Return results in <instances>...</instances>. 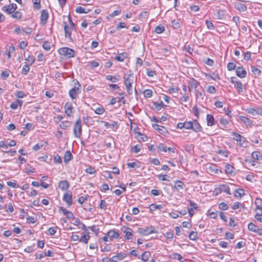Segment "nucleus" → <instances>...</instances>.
Instances as JSON below:
<instances>
[{
  "label": "nucleus",
  "instance_id": "f257e3e1",
  "mask_svg": "<svg viewBox=\"0 0 262 262\" xmlns=\"http://www.w3.org/2000/svg\"><path fill=\"white\" fill-rule=\"evenodd\" d=\"M124 79L127 92L129 95H131L133 93L132 84L134 80V76L133 74H129L127 76H124Z\"/></svg>",
  "mask_w": 262,
  "mask_h": 262
},
{
  "label": "nucleus",
  "instance_id": "f03ea898",
  "mask_svg": "<svg viewBox=\"0 0 262 262\" xmlns=\"http://www.w3.org/2000/svg\"><path fill=\"white\" fill-rule=\"evenodd\" d=\"M73 134L75 138H80L82 135L81 121L78 119L74 125Z\"/></svg>",
  "mask_w": 262,
  "mask_h": 262
},
{
  "label": "nucleus",
  "instance_id": "7ed1b4c3",
  "mask_svg": "<svg viewBox=\"0 0 262 262\" xmlns=\"http://www.w3.org/2000/svg\"><path fill=\"white\" fill-rule=\"evenodd\" d=\"M58 52L61 55L66 56L68 58L73 57L75 56V51L73 49L69 48H61L59 49Z\"/></svg>",
  "mask_w": 262,
  "mask_h": 262
},
{
  "label": "nucleus",
  "instance_id": "20e7f679",
  "mask_svg": "<svg viewBox=\"0 0 262 262\" xmlns=\"http://www.w3.org/2000/svg\"><path fill=\"white\" fill-rule=\"evenodd\" d=\"M232 135L234 136L233 139L238 143L241 146L243 147L247 146L248 142L243 136L235 132H233Z\"/></svg>",
  "mask_w": 262,
  "mask_h": 262
},
{
  "label": "nucleus",
  "instance_id": "39448f33",
  "mask_svg": "<svg viewBox=\"0 0 262 262\" xmlns=\"http://www.w3.org/2000/svg\"><path fill=\"white\" fill-rule=\"evenodd\" d=\"M17 9V6L15 4H11L8 5H5L3 7L2 10L9 14H12Z\"/></svg>",
  "mask_w": 262,
  "mask_h": 262
},
{
  "label": "nucleus",
  "instance_id": "423d86ee",
  "mask_svg": "<svg viewBox=\"0 0 262 262\" xmlns=\"http://www.w3.org/2000/svg\"><path fill=\"white\" fill-rule=\"evenodd\" d=\"M80 86V85L77 81V83H75L74 87L69 91V95L72 99H75L76 98L77 95L79 92Z\"/></svg>",
  "mask_w": 262,
  "mask_h": 262
},
{
  "label": "nucleus",
  "instance_id": "0eeeda50",
  "mask_svg": "<svg viewBox=\"0 0 262 262\" xmlns=\"http://www.w3.org/2000/svg\"><path fill=\"white\" fill-rule=\"evenodd\" d=\"M64 25V30L65 33V37L68 38L70 41H72V28L70 26H69L66 22H63Z\"/></svg>",
  "mask_w": 262,
  "mask_h": 262
},
{
  "label": "nucleus",
  "instance_id": "6e6552de",
  "mask_svg": "<svg viewBox=\"0 0 262 262\" xmlns=\"http://www.w3.org/2000/svg\"><path fill=\"white\" fill-rule=\"evenodd\" d=\"M235 9L240 12H245L247 10V6L245 4L242 3L240 1H238L234 3Z\"/></svg>",
  "mask_w": 262,
  "mask_h": 262
},
{
  "label": "nucleus",
  "instance_id": "1a4fd4ad",
  "mask_svg": "<svg viewBox=\"0 0 262 262\" xmlns=\"http://www.w3.org/2000/svg\"><path fill=\"white\" fill-rule=\"evenodd\" d=\"M63 201L66 202L69 206H71L73 203L71 192H67L64 193L63 196Z\"/></svg>",
  "mask_w": 262,
  "mask_h": 262
},
{
  "label": "nucleus",
  "instance_id": "9d476101",
  "mask_svg": "<svg viewBox=\"0 0 262 262\" xmlns=\"http://www.w3.org/2000/svg\"><path fill=\"white\" fill-rule=\"evenodd\" d=\"M49 17L48 12L47 10L43 9L41 12L40 21L41 24L45 25Z\"/></svg>",
  "mask_w": 262,
  "mask_h": 262
},
{
  "label": "nucleus",
  "instance_id": "9b49d317",
  "mask_svg": "<svg viewBox=\"0 0 262 262\" xmlns=\"http://www.w3.org/2000/svg\"><path fill=\"white\" fill-rule=\"evenodd\" d=\"M138 232L142 235H148L151 233H154L155 231L152 229L150 228H139L138 229Z\"/></svg>",
  "mask_w": 262,
  "mask_h": 262
},
{
  "label": "nucleus",
  "instance_id": "f8f14e48",
  "mask_svg": "<svg viewBox=\"0 0 262 262\" xmlns=\"http://www.w3.org/2000/svg\"><path fill=\"white\" fill-rule=\"evenodd\" d=\"M199 85V82L193 78H191L188 81V88L190 91L192 89H196Z\"/></svg>",
  "mask_w": 262,
  "mask_h": 262
},
{
  "label": "nucleus",
  "instance_id": "ddd939ff",
  "mask_svg": "<svg viewBox=\"0 0 262 262\" xmlns=\"http://www.w3.org/2000/svg\"><path fill=\"white\" fill-rule=\"evenodd\" d=\"M236 75L240 78H245L247 75L246 71L243 67H237L236 69Z\"/></svg>",
  "mask_w": 262,
  "mask_h": 262
},
{
  "label": "nucleus",
  "instance_id": "4468645a",
  "mask_svg": "<svg viewBox=\"0 0 262 262\" xmlns=\"http://www.w3.org/2000/svg\"><path fill=\"white\" fill-rule=\"evenodd\" d=\"M152 126L156 130L162 135H165L166 134L168 133L167 129L164 126H160L158 124H153Z\"/></svg>",
  "mask_w": 262,
  "mask_h": 262
},
{
  "label": "nucleus",
  "instance_id": "2eb2a0df",
  "mask_svg": "<svg viewBox=\"0 0 262 262\" xmlns=\"http://www.w3.org/2000/svg\"><path fill=\"white\" fill-rule=\"evenodd\" d=\"M58 187L62 190H67L70 187V183L67 181H61L59 182Z\"/></svg>",
  "mask_w": 262,
  "mask_h": 262
},
{
  "label": "nucleus",
  "instance_id": "dca6fc26",
  "mask_svg": "<svg viewBox=\"0 0 262 262\" xmlns=\"http://www.w3.org/2000/svg\"><path fill=\"white\" fill-rule=\"evenodd\" d=\"M65 113L70 116L72 113L73 106L71 102H67L65 106Z\"/></svg>",
  "mask_w": 262,
  "mask_h": 262
},
{
  "label": "nucleus",
  "instance_id": "f3484780",
  "mask_svg": "<svg viewBox=\"0 0 262 262\" xmlns=\"http://www.w3.org/2000/svg\"><path fill=\"white\" fill-rule=\"evenodd\" d=\"M193 127L191 128L195 132H200L202 130V127L199 122L196 120L192 121Z\"/></svg>",
  "mask_w": 262,
  "mask_h": 262
},
{
  "label": "nucleus",
  "instance_id": "a211bd4d",
  "mask_svg": "<svg viewBox=\"0 0 262 262\" xmlns=\"http://www.w3.org/2000/svg\"><path fill=\"white\" fill-rule=\"evenodd\" d=\"M107 234L111 240L113 238H117L119 236V233L114 230L109 231Z\"/></svg>",
  "mask_w": 262,
  "mask_h": 262
},
{
  "label": "nucleus",
  "instance_id": "6ab92c4d",
  "mask_svg": "<svg viewBox=\"0 0 262 262\" xmlns=\"http://www.w3.org/2000/svg\"><path fill=\"white\" fill-rule=\"evenodd\" d=\"M170 257L173 259L179 260L181 262H185L186 261V259H184L182 255L176 253L171 254Z\"/></svg>",
  "mask_w": 262,
  "mask_h": 262
},
{
  "label": "nucleus",
  "instance_id": "aec40b11",
  "mask_svg": "<svg viewBox=\"0 0 262 262\" xmlns=\"http://www.w3.org/2000/svg\"><path fill=\"white\" fill-rule=\"evenodd\" d=\"M184 184L183 182L180 180H177L175 181L174 188L178 191L184 189Z\"/></svg>",
  "mask_w": 262,
  "mask_h": 262
},
{
  "label": "nucleus",
  "instance_id": "412c9836",
  "mask_svg": "<svg viewBox=\"0 0 262 262\" xmlns=\"http://www.w3.org/2000/svg\"><path fill=\"white\" fill-rule=\"evenodd\" d=\"M206 119H207V125L208 126H212L215 124L214 123L215 120L212 115L208 114L207 115Z\"/></svg>",
  "mask_w": 262,
  "mask_h": 262
},
{
  "label": "nucleus",
  "instance_id": "4be33fe9",
  "mask_svg": "<svg viewBox=\"0 0 262 262\" xmlns=\"http://www.w3.org/2000/svg\"><path fill=\"white\" fill-rule=\"evenodd\" d=\"M73 158V156L70 151H67L64 155V161L65 163H68Z\"/></svg>",
  "mask_w": 262,
  "mask_h": 262
},
{
  "label": "nucleus",
  "instance_id": "5701e85b",
  "mask_svg": "<svg viewBox=\"0 0 262 262\" xmlns=\"http://www.w3.org/2000/svg\"><path fill=\"white\" fill-rule=\"evenodd\" d=\"M71 125V122L69 121H62L60 124V127L63 129H67Z\"/></svg>",
  "mask_w": 262,
  "mask_h": 262
},
{
  "label": "nucleus",
  "instance_id": "b1692460",
  "mask_svg": "<svg viewBox=\"0 0 262 262\" xmlns=\"http://www.w3.org/2000/svg\"><path fill=\"white\" fill-rule=\"evenodd\" d=\"M127 57L126 53L119 54L115 57V59L119 61H123Z\"/></svg>",
  "mask_w": 262,
  "mask_h": 262
},
{
  "label": "nucleus",
  "instance_id": "393cba45",
  "mask_svg": "<svg viewBox=\"0 0 262 262\" xmlns=\"http://www.w3.org/2000/svg\"><path fill=\"white\" fill-rule=\"evenodd\" d=\"M240 119L246 125L251 126L252 125V121L248 118L245 116H241Z\"/></svg>",
  "mask_w": 262,
  "mask_h": 262
},
{
  "label": "nucleus",
  "instance_id": "a878e982",
  "mask_svg": "<svg viewBox=\"0 0 262 262\" xmlns=\"http://www.w3.org/2000/svg\"><path fill=\"white\" fill-rule=\"evenodd\" d=\"M106 79L109 80L112 82H116L119 79V76H112V75H107L106 76Z\"/></svg>",
  "mask_w": 262,
  "mask_h": 262
},
{
  "label": "nucleus",
  "instance_id": "bb28decb",
  "mask_svg": "<svg viewBox=\"0 0 262 262\" xmlns=\"http://www.w3.org/2000/svg\"><path fill=\"white\" fill-rule=\"evenodd\" d=\"M235 87L237 89L238 93L241 94L244 92V86L242 83L239 81L238 82H236L235 85Z\"/></svg>",
  "mask_w": 262,
  "mask_h": 262
},
{
  "label": "nucleus",
  "instance_id": "cd10ccee",
  "mask_svg": "<svg viewBox=\"0 0 262 262\" xmlns=\"http://www.w3.org/2000/svg\"><path fill=\"white\" fill-rule=\"evenodd\" d=\"M90 11L89 9H84L81 6L77 7L76 12L78 13H88Z\"/></svg>",
  "mask_w": 262,
  "mask_h": 262
},
{
  "label": "nucleus",
  "instance_id": "c85d7f7f",
  "mask_svg": "<svg viewBox=\"0 0 262 262\" xmlns=\"http://www.w3.org/2000/svg\"><path fill=\"white\" fill-rule=\"evenodd\" d=\"M150 256V252H148V251H145L142 254L141 259L144 261H146L148 260Z\"/></svg>",
  "mask_w": 262,
  "mask_h": 262
},
{
  "label": "nucleus",
  "instance_id": "c756f323",
  "mask_svg": "<svg viewBox=\"0 0 262 262\" xmlns=\"http://www.w3.org/2000/svg\"><path fill=\"white\" fill-rule=\"evenodd\" d=\"M233 169H234V167L232 165H231L229 164H227L225 166L226 173L227 174H231L233 172Z\"/></svg>",
  "mask_w": 262,
  "mask_h": 262
},
{
  "label": "nucleus",
  "instance_id": "7c9ffc66",
  "mask_svg": "<svg viewBox=\"0 0 262 262\" xmlns=\"http://www.w3.org/2000/svg\"><path fill=\"white\" fill-rule=\"evenodd\" d=\"M245 194L244 190L243 189H236L235 190V196L241 198Z\"/></svg>",
  "mask_w": 262,
  "mask_h": 262
},
{
  "label": "nucleus",
  "instance_id": "2f4dec72",
  "mask_svg": "<svg viewBox=\"0 0 262 262\" xmlns=\"http://www.w3.org/2000/svg\"><path fill=\"white\" fill-rule=\"evenodd\" d=\"M221 189L222 192L227 193L228 194H231L230 191V188L226 185H221Z\"/></svg>",
  "mask_w": 262,
  "mask_h": 262
},
{
  "label": "nucleus",
  "instance_id": "473e14b6",
  "mask_svg": "<svg viewBox=\"0 0 262 262\" xmlns=\"http://www.w3.org/2000/svg\"><path fill=\"white\" fill-rule=\"evenodd\" d=\"M248 228L250 231L256 232L258 227L254 225L253 223H250L248 225Z\"/></svg>",
  "mask_w": 262,
  "mask_h": 262
},
{
  "label": "nucleus",
  "instance_id": "72a5a7b5",
  "mask_svg": "<svg viewBox=\"0 0 262 262\" xmlns=\"http://www.w3.org/2000/svg\"><path fill=\"white\" fill-rule=\"evenodd\" d=\"M85 171L86 173L90 174L95 173L96 172L95 168L91 166H90L87 168H86Z\"/></svg>",
  "mask_w": 262,
  "mask_h": 262
},
{
  "label": "nucleus",
  "instance_id": "f704fd0d",
  "mask_svg": "<svg viewBox=\"0 0 262 262\" xmlns=\"http://www.w3.org/2000/svg\"><path fill=\"white\" fill-rule=\"evenodd\" d=\"M143 94L145 98H150L152 95V91L150 89H146L144 91Z\"/></svg>",
  "mask_w": 262,
  "mask_h": 262
},
{
  "label": "nucleus",
  "instance_id": "c9c22d12",
  "mask_svg": "<svg viewBox=\"0 0 262 262\" xmlns=\"http://www.w3.org/2000/svg\"><path fill=\"white\" fill-rule=\"evenodd\" d=\"M165 31V27L164 26H158L155 29V32L157 34H160Z\"/></svg>",
  "mask_w": 262,
  "mask_h": 262
},
{
  "label": "nucleus",
  "instance_id": "e433bc0d",
  "mask_svg": "<svg viewBox=\"0 0 262 262\" xmlns=\"http://www.w3.org/2000/svg\"><path fill=\"white\" fill-rule=\"evenodd\" d=\"M251 71L253 72V73L255 75L259 76L261 74V71L259 69L255 67H251Z\"/></svg>",
  "mask_w": 262,
  "mask_h": 262
},
{
  "label": "nucleus",
  "instance_id": "4c0bfd02",
  "mask_svg": "<svg viewBox=\"0 0 262 262\" xmlns=\"http://www.w3.org/2000/svg\"><path fill=\"white\" fill-rule=\"evenodd\" d=\"M21 13L19 11H16L14 13L12 14L11 17L13 18L20 19L21 17Z\"/></svg>",
  "mask_w": 262,
  "mask_h": 262
},
{
  "label": "nucleus",
  "instance_id": "58836bf2",
  "mask_svg": "<svg viewBox=\"0 0 262 262\" xmlns=\"http://www.w3.org/2000/svg\"><path fill=\"white\" fill-rule=\"evenodd\" d=\"M207 91L210 94H215L216 92V90L215 87L212 85H209L208 86Z\"/></svg>",
  "mask_w": 262,
  "mask_h": 262
},
{
  "label": "nucleus",
  "instance_id": "ea45409f",
  "mask_svg": "<svg viewBox=\"0 0 262 262\" xmlns=\"http://www.w3.org/2000/svg\"><path fill=\"white\" fill-rule=\"evenodd\" d=\"M130 231V229H128V230H126L124 232L125 233V237L128 240L132 239V238L133 234Z\"/></svg>",
  "mask_w": 262,
  "mask_h": 262
},
{
  "label": "nucleus",
  "instance_id": "a19ab883",
  "mask_svg": "<svg viewBox=\"0 0 262 262\" xmlns=\"http://www.w3.org/2000/svg\"><path fill=\"white\" fill-rule=\"evenodd\" d=\"M30 70L29 65V64H25L24 66L23 69H22V73L24 75H27L28 73V72Z\"/></svg>",
  "mask_w": 262,
  "mask_h": 262
},
{
  "label": "nucleus",
  "instance_id": "79ce46f5",
  "mask_svg": "<svg viewBox=\"0 0 262 262\" xmlns=\"http://www.w3.org/2000/svg\"><path fill=\"white\" fill-rule=\"evenodd\" d=\"M198 237V233L196 232L192 231L189 235V237L191 240H195Z\"/></svg>",
  "mask_w": 262,
  "mask_h": 262
},
{
  "label": "nucleus",
  "instance_id": "37998d69",
  "mask_svg": "<svg viewBox=\"0 0 262 262\" xmlns=\"http://www.w3.org/2000/svg\"><path fill=\"white\" fill-rule=\"evenodd\" d=\"M172 25L174 28L179 29L181 27V24L179 21L173 20L172 21Z\"/></svg>",
  "mask_w": 262,
  "mask_h": 262
},
{
  "label": "nucleus",
  "instance_id": "c03bdc74",
  "mask_svg": "<svg viewBox=\"0 0 262 262\" xmlns=\"http://www.w3.org/2000/svg\"><path fill=\"white\" fill-rule=\"evenodd\" d=\"M206 24L207 26V28L210 30H214L215 29V26L213 24V23L208 20H206Z\"/></svg>",
  "mask_w": 262,
  "mask_h": 262
},
{
  "label": "nucleus",
  "instance_id": "a18cd8bd",
  "mask_svg": "<svg viewBox=\"0 0 262 262\" xmlns=\"http://www.w3.org/2000/svg\"><path fill=\"white\" fill-rule=\"evenodd\" d=\"M192 121H186L184 123V128L186 129H191L193 127Z\"/></svg>",
  "mask_w": 262,
  "mask_h": 262
},
{
  "label": "nucleus",
  "instance_id": "49530a36",
  "mask_svg": "<svg viewBox=\"0 0 262 262\" xmlns=\"http://www.w3.org/2000/svg\"><path fill=\"white\" fill-rule=\"evenodd\" d=\"M219 207L221 210H226L228 209V205L224 202L221 203L219 205Z\"/></svg>",
  "mask_w": 262,
  "mask_h": 262
},
{
  "label": "nucleus",
  "instance_id": "de8ad7c7",
  "mask_svg": "<svg viewBox=\"0 0 262 262\" xmlns=\"http://www.w3.org/2000/svg\"><path fill=\"white\" fill-rule=\"evenodd\" d=\"M94 111L98 115H102L105 112V110L103 107H99L96 108Z\"/></svg>",
  "mask_w": 262,
  "mask_h": 262
},
{
  "label": "nucleus",
  "instance_id": "09e8293b",
  "mask_svg": "<svg viewBox=\"0 0 262 262\" xmlns=\"http://www.w3.org/2000/svg\"><path fill=\"white\" fill-rule=\"evenodd\" d=\"M9 74L10 71L9 70H5L2 73L1 76L4 79H6L9 77Z\"/></svg>",
  "mask_w": 262,
  "mask_h": 262
},
{
  "label": "nucleus",
  "instance_id": "8fccbe9b",
  "mask_svg": "<svg viewBox=\"0 0 262 262\" xmlns=\"http://www.w3.org/2000/svg\"><path fill=\"white\" fill-rule=\"evenodd\" d=\"M127 166L129 168H137L139 167V165L136 162H130L127 164Z\"/></svg>",
  "mask_w": 262,
  "mask_h": 262
},
{
  "label": "nucleus",
  "instance_id": "3c124183",
  "mask_svg": "<svg viewBox=\"0 0 262 262\" xmlns=\"http://www.w3.org/2000/svg\"><path fill=\"white\" fill-rule=\"evenodd\" d=\"M162 208V205H155L154 204H152L150 205V209L151 210H155L157 209H161Z\"/></svg>",
  "mask_w": 262,
  "mask_h": 262
},
{
  "label": "nucleus",
  "instance_id": "603ef678",
  "mask_svg": "<svg viewBox=\"0 0 262 262\" xmlns=\"http://www.w3.org/2000/svg\"><path fill=\"white\" fill-rule=\"evenodd\" d=\"M31 65L35 61L34 57L32 55H29L26 59Z\"/></svg>",
  "mask_w": 262,
  "mask_h": 262
},
{
  "label": "nucleus",
  "instance_id": "864d4df0",
  "mask_svg": "<svg viewBox=\"0 0 262 262\" xmlns=\"http://www.w3.org/2000/svg\"><path fill=\"white\" fill-rule=\"evenodd\" d=\"M179 89L178 87H172L169 89L168 92L170 94L178 93Z\"/></svg>",
  "mask_w": 262,
  "mask_h": 262
},
{
  "label": "nucleus",
  "instance_id": "5fc2aeb1",
  "mask_svg": "<svg viewBox=\"0 0 262 262\" xmlns=\"http://www.w3.org/2000/svg\"><path fill=\"white\" fill-rule=\"evenodd\" d=\"M89 238V235H84L81 236L79 241L82 242L84 244H87Z\"/></svg>",
  "mask_w": 262,
  "mask_h": 262
},
{
  "label": "nucleus",
  "instance_id": "6e6d98bb",
  "mask_svg": "<svg viewBox=\"0 0 262 262\" xmlns=\"http://www.w3.org/2000/svg\"><path fill=\"white\" fill-rule=\"evenodd\" d=\"M40 3V0H35V2L34 3V9L36 10H39L41 6Z\"/></svg>",
  "mask_w": 262,
  "mask_h": 262
},
{
  "label": "nucleus",
  "instance_id": "4d7b16f0",
  "mask_svg": "<svg viewBox=\"0 0 262 262\" xmlns=\"http://www.w3.org/2000/svg\"><path fill=\"white\" fill-rule=\"evenodd\" d=\"M195 94L196 98H201L202 99H203V93L199 90H195Z\"/></svg>",
  "mask_w": 262,
  "mask_h": 262
},
{
  "label": "nucleus",
  "instance_id": "13d9d810",
  "mask_svg": "<svg viewBox=\"0 0 262 262\" xmlns=\"http://www.w3.org/2000/svg\"><path fill=\"white\" fill-rule=\"evenodd\" d=\"M235 68V64L232 62H229L227 64V69L229 71H232Z\"/></svg>",
  "mask_w": 262,
  "mask_h": 262
},
{
  "label": "nucleus",
  "instance_id": "bf43d9fd",
  "mask_svg": "<svg viewBox=\"0 0 262 262\" xmlns=\"http://www.w3.org/2000/svg\"><path fill=\"white\" fill-rule=\"evenodd\" d=\"M244 59L246 61L249 60L251 59V53L248 51L245 52L244 53Z\"/></svg>",
  "mask_w": 262,
  "mask_h": 262
},
{
  "label": "nucleus",
  "instance_id": "052dcab7",
  "mask_svg": "<svg viewBox=\"0 0 262 262\" xmlns=\"http://www.w3.org/2000/svg\"><path fill=\"white\" fill-rule=\"evenodd\" d=\"M42 47L46 51H49L51 49L50 43L48 42H44Z\"/></svg>",
  "mask_w": 262,
  "mask_h": 262
},
{
  "label": "nucleus",
  "instance_id": "680f3d73",
  "mask_svg": "<svg viewBox=\"0 0 262 262\" xmlns=\"http://www.w3.org/2000/svg\"><path fill=\"white\" fill-rule=\"evenodd\" d=\"M15 96L18 98H23L25 96V94L23 91H17L16 92Z\"/></svg>",
  "mask_w": 262,
  "mask_h": 262
},
{
  "label": "nucleus",
  "instance_id": "e2e57ef3",
  "mask_svg": "<svg viewBox=\"0 0 262 262\" xmlns=\"http://www.w3.org/2000/svg\"><path fill=\"white\" fill-rule=\"evenodd\" d=\"M158 148L160 150L166 152L167 151V147L165 146L163 144H160L158 146Z\"/></svg>",
  "mask_w": 262,
  "mask_h": 262
},
{
  "label": "nucleus",
  "instance_id": "0e129e2a",
  "mask_svg": "<svg viewBox=\"0 0 262 262\" xmlns=\"http://www.w3.org/2000/svg\"><path fill=\"white\" fill-rule=\"evenodd\" d=\"M132 149L134 152L138 153L141 150V145H136L132 148Z\"/></svg>",
  "mask_w": 262,
  "mask_h": 262
},
{
  "label": "nucleus",
  "instance_id": "69168bd1",
  "mask_svg": "<svg viewBox=\"0 0 262 262\" xmlns=\"http://www.w3.org/2000/svg\"><path fill=\"white\" fill-rule=\"evenodd\" d=\"M110 127L112 128L113 129H116L118 127V123L117 121H113L112 123L110 124Z\"/></svg>",
  "mask_w": 262,
  "mask_h": 262
},
{
  "label": "nucleus",
  "instance_id": "338daca9",
  "mask_svg": "<svg viewBox=\"0 0 262 262\" xmlns=\"http://www.w3.org/2000/svg\"><path fill=\"white\" fill-rule=\"evenodd\" d=\"M56 227H50L48 229V232L50 235H54L56 232Z\"/></svg>",
  "mask_w": 262,
  "mask_h": 262
},
{
  "label": "nucleus",
  "instance_id": "774afa93",
  "mask_svg": "<svg viewBox=\"0 0 262 262\" xmlns=\"http://www.w3.org/2000/svg\"><path fill=\"white\" fill-rule=\"evenodd\" d=\"M259 152L258 151H254L252 154V157L253 159L256 160H258L259 159Z\"/></svg>",
  "mask_w": 262,
  "mask_h": 262
}]
</instances>
